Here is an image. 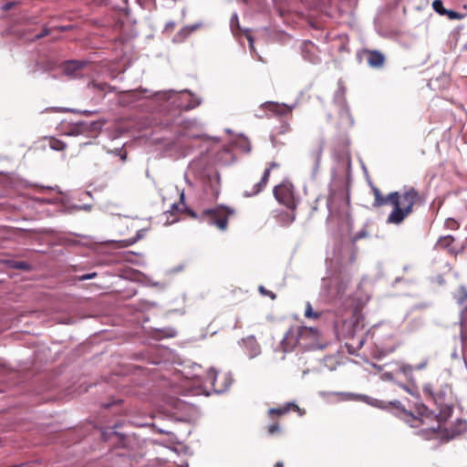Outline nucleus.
<instances>
[{
    "label": "nucleus",
    "instance_id": "f257e3e1",
    "mask_svg": "<svg viewBox=\"0 0 467 467\" xmlns=\"http://www.w3.org/2000/svg\"><path fill=\"white\" fill-rule=\"evenodd\" d=\"M374 195V207H381L386 204H391L393 209L387 218V223L399 225L413 213L415 205H422L425 202L424 198L414 187H404L401 192H391L387 196H383L377 187H372Z\"/></svg>",
    "mask_w": 467,
    "mask_h": 467
},
{
    "label": "nucleus",
    "instance_id": "f03ea898",
    "mask_svg": "<svg viewBox=\"0 0 467 467\" xmlns=\"http://www.w3.org/2000/svg\"><path fill=\"white\" fill-rule=\"evenodd\" d=\"M234 213V211L226 206H217L203 211V215L208 223L217 226L220 230L224 231L228 225V217Z\"/></svg>",
    "mask_w": 467,
    "mask_h": 467
},
{
    "label": "nucleus",
    "instance_id": "7ed1b4c3",
    "mask_svg": "<svg viewBox=\"0 0 467 467\" xmlns=\"http://www.w3.org/2000/svg\"><path fill=\"white\" fill-rule=\"evenodd\" d=\"M276 201L287 207L289 210H296V201L294 194V186L290 182L285 181L276 185L273 191Z\"/></svg>",
    "mask_w": 467,
    "mask_h": 467
},
{
    "label": "nucleus",
    "instance_id": "20e7f679",
    "mask_svg": "<svg viewBox=\"0 0 467 467\" xmlns=\"http://www.w3.org/2000/svg\"><path fill=\"white\" fill-rule=\"evenodd\" d=\"M346 395L350 397L352 400H359L365 401L366 403L372 405L374 407H377V408L394 409L400 413V416H404V417H412L413 416L412 413L408 411L399 400L389 401L387 404L383 400L373 399L367 395H356V394H352V393H348Z\"/></svg>",
    "mask_w": 467,
    "mask_h": 467
},
{
    "label": "nucleus",
    "instance_id": "39448f33",
    "mask_svg": "<svg viewBox=\"0 0 467 467\" xmlns=\"http://www.w3.org/2000/svg\"><path fill=\"white\" fill-rule=\"evenodd\" d=\"M323 285H329L328 296L331 300L341 299L348 289L350 278L348 276H335L333 279L323 278Z\"/></svg>",
    "mask_w": 467,
    "mask_h": 467
},
{
    "label": "nucleus",
    "instance_id": "423d86ee",
    "mask_svg": "<svg viewBox=\"0 0 467 467\" xmlns=\"http://www.w3.org/2000/svg\"><path fill=\"white\" fill-rule=\"evenodd\" d=\"M158 99L171 100V103L182 109L190 110L200 105L201 101L198 99L188 97L187 103H183L182 100L183 95H180L174 90L160 91L155 94Z\"/></svg>",
    "mask_w": 467,
    "mask_h": 467
},
{
    "label": "nucleus",
    "instance_id": "0eeeda50",
    "mask_svg": "<svg viewBox=\"0 0 467 467\" xmlns=\"http://www.w3.org/2000/svg\"><path fill=\"white\" fill-rule=\"evenodd\" d=\"M300 348L302 350H313L321 348L318 344L319 331L317 328L299 327Z\"/></svg>",
    "mask_w": 467,
    "mask_h": 467
},
{
    "label": "nucleus",
    "instance_id": "6e6552de",
    "mask_svg": "<svg viewBox=\"0 0 467 467\" xmlns=\"http://www.w3.org/2000/svg\"><path fill=\"white\" fill-rule=\"evenodd\" d=\"M280 346L283 351L285 353L291 352L295 350L296 348H300L299 327H290L285 334Z\"/></svg>",
    "mask_w": 467,
    "mask_h": 467
},
{
    "label": "nucleus",
    "instance_id": "1a4fd4ad",
    "mask_svg": "<svg viewBox=\"0 0 467 467\" xmlns=\"http://www.w3.org/2000/svg\"><path fill=\"white\" fill-rule=\"evenodd\" d=\"M296 103L293 105H287L285 103L266 101L262 104V108L275 116H286L292 113L293 109L296 108Z\"/></svg>",
    "mask_w": 467,
    "mask_h": 467
},
{
    "label": "nucleus",
    "instance_id": "9d476101",
    "mask_svg": "<svg viewBox=\"0 0 467 467\" xmlns=\"http://www.w3.org/2000/svg\"><path fill=\"white\" fill-rule=\"evenodd\" d=\"M87 64L88 62L85 60H69L65 62L61 68L65 75L70 78H78Z\"/></svg>",
    "mask_w": 467,
    "mask_h": 467
},
{
    "label": "nucleus",
    "instance_id": "9b49d317",
    "mask_svg": "<svg viewBox=\"0 0 467 467\" xmlns=\"http://www.w3.org/2000/svg\"><path fill=\"white\" fill-rule=\"evenodd\" d=\"M362 54L366 56L368 65L372 68L383 67L386 57L383 53L379 50L364 49Z\"/></svg>",
    "mask_w": 467,
    "mask_h": 467
},
{
    "label": "nucleus",
    "instance_id": "f8f14e48",
    "mask_svg": "<svg viewBox=\"0 0 467 467\" xmlns=\"http://www.w3.org/2000/svg\"><path fill=\"white\" fill-rule=\"evenodd\" d=\"M278 164L275 163V162H272L270 164V167L265 169L264 173H263V176L260 180V182H256L254 186H253V189L252 191H245L244 192V197H253V196H255L257 195L258 193H260L264 188L266 186L268 181H269V177H270V172H271V169L272 168H275V167H277Z\"/></svg>",
    "mask_w": 467,
    "mask_h": 467
},
{
    "label": "nucleus",
    "instance_id": "ddd939ff",
    "mask_svg": "<svg viewBox=\"0 0 467 467\" xmlns=\"http://www.w3.org/2000/svg\"><path fill=\"white\" fill-rule=\"evenodd\" d=\"M301 52L305 60L312 64H317L320 62V57L317 54V47L312 42H304L301 46Z\"/></svg>",
    "mask_w": 467,
    "mask_h": 467
},
{
    "label": "nucleus",
    "instance_id": "4468645a",
    "mask_svg": "<svg viewBox=\"0 0 467 467\" xmlns=\"http://www.w3.org/2000/svg\"><path fill=\"white\" fill-rule=\"evenodd\" d=\"M242 342L245 354L249 358H254L260 355L261 347L254 336H249L246 338L242 339Z\"/></svg>",
    "mask_w": 467,
    "mask_h": 467
},
{
    "label": "nucleus",
    "instance_id": "2eb2a0df",
    "mask_svg": "<svg viewBox=\"0 0 467 467\" xmlns=\"http://www.w3.org/2000/svg\"><path fill=\"white\" fill-rule=\"evenodd\" d=\"M454 237L452 235H446L440 237L436 243V247L446 249L451 254H457L462 252V248H456L453 246Z\"/></svg>",
    "mask_w": 467,
    "mask_h": 467
},
{
    "label": "nucleus",
    "instance_id": "dca6fc26",
    "mask_svg": "<svg viewBox=\"0 0 467 467\" xmlns=\"http://www.w3.org/2000/svg\"><path fill=\"white\" fill-rule=\"evenodd\" d=\"M290 410L298 411L300 415H304L305 413L295 402H287L279 408H271L268 410V414L282 416L288 413Z\"/></svg>",
    "mask_w": 467,
    "mask_h": 467
},
{
    "label": "nucleus",
    "instance_id": "f3484780",
    "mask_svg": "<svg viewBox=\"0 0 467 467\" xmlns=\"http://www.w3.org/2000/svg\"><path fill=\"white\" fill-rule=\"evenodd\" d=\"M206 381L209 382L213 387L214 390L217 392H223V391L226 390L232 383V379L228 376L225 375V381H226L225 386L224 387H217L216 386L217 374L213 368H211L208 371Z\"/></svg>",
    "mask_w": 467,
    "mask_h": 467
},
{
    "label": "nucleus",
    "instance_id": "a211bd4d",
    "mask_svg": "<svg viewBox=\"0 0 467 467\" xmlns=\"http://www.w3.org/2000/svg\"><path fill=\"white\" fill-rule=\"evenodd\" d=\"M182 126L183 129V135L191 138H199L200 134L188 132L187 130H199L201 128V123L196 119H186L182 122Z\"/></svg>",
    "mask_w": 467,
    "mask_h": 467
},
{
    "label": "nucleus",
    "instance_id": "6ab92c4d",
    "mask_svg": "<svg viewBox=\"0 0 467 467\" xmlns=\"http://www.w3.org/2000/svg\"><path fill=\"white\" fill-rule=\"evenodd\" d=\"M334 102L341 108H344L347 104L346 88L342 80H339L337 82V89L335 91L334 94Z\"/></svg>",
    "mask_w": 467,
    "mask_h": 467
},
{
    "label": "nucleus",
    "instance_id": "aec40b11",
    "mask_svg": "<svg viewBox=\"0 0 467 467\" xmlns=\"http://www.w3.org/2000/svg\"><path fill=\"white\" fill-rule=\"evenodd\" d=\"M376 348L379 351V358L385 357L389 355V353H392L396 350L397 346L395 344L391 345H384L381 341L379 336L376 337L375 341Z\"/></svg>",
    "mask_w": 467,
    "mask_h": 467
},
{
    "label": "nucleus",
    "instance_id": "412c9836",
    "mask_svg": "<svg viewBox=\"0 0 467 467\" xmlns=\"http://www.w3.org/2000/svg\"><path fill=\"white\" fill-rule=\"evenodd\" d=\"M324 144V140L320 139L316 148L310 152V158L314 162L315 169H317L319 166V162L323 153Z\"/></svg>",
    "mask_w": 467,
    "mask_h": 467
},
{
    "label": "nucleus",
    "instance_id": "4be33fe9",
    "mask_svg": "<svg viewBox=\"0 0 467 467\" xmlns=\"http://www.w3.org/2000/svg\"><path fill=\"white\" fill-rule=\"evenodd\" d=\"M295 220V210H290V212H282L277 216V222L282 226H289Z\"/></svg>",
    "mask_w": 467,
    "mask_h": 467
},
{
    "label": "nucleus",
    "instance_id": "5701e85b",
    "mask_svg": "<svg viewBox=\"0 0 467 467\" xmlns=\"http://www.w3.org/2000/svg\"><path fill=\"white\" fill-rule=\"evenodd\" d=\"M451 438L461 435L467 431V420H459L450 428Z\"/></svg>",
    "mask_w": 467,
    "mask_h": 467
},
{
    "label": "nucleus",
    "instance_id": "b1692460",
    "mask_svg": "<svg viewBox=\"0 0 467 467\" xmlns=\"http://www.w3.org/2000/svg\"><path fill=\"white\" fill-rule=\"evenodd\" d=\"M365 340L366 338L364 337H361L357 339V342L346 343L348 352L351 355H355L357 351L359 350L364 346Z\"/></svg>",
    "mask_w": 467,
    "mask_h": 467
},
{
    "label": "nucleus",
    "instance_id": "393cba45",
    "mask_svg": "<svg viewBox=\"0 0 467 467\" xmlns=\"http://www.w3.org/2000/svg\"><path fill=\"white\" fill-rule=\"evenodd\" d=\"M6 264L13 269L28 271L31 268L30 265L25 261L8 260L6 261Z\"/></svg>",
    "mask_w": 467,
    "mask_h": 467
},
{
    "label": "nucleus",
    "instance_id": "a878e982",
    "mask_svg": "<svg viewBox=\"0 0 467 467\" xmlns=\"http://www.w3.org/2000/svg\"><path fill=\"white\" fill-rule=\"evenodd\" d=\"M49 147L57 151H62L67 148V144L56 138H50L48 142Z\"/></svg>",
    "mask_w": 467,
    "mask_h": 467
},
{
    "label": "nucleus",
    "instance_id": "bb28decb",
    "mask_svg": "<svg viewBox=\"0 0 467 467\" xmlns=\"http://www.w3.org/2000/svg\"><path fill=\"white\" fill-rule=\"evenodd\" d=\"M305 317L311 319H317L320 317V313L314 311L311 304L307 302L305 309Z\"/></svg>",
    "mask_w": 467,
    "mask_h": 467
},
{
    "label": "nucleus",
    "instance_id": "cd10ccee",
    "mask_svg": "<svg viewBox=\"0 0 467 467\" xmlns=\"http://www.w3.org/2000/svg\"><path fill=\"white\" fill-rule=\"evenodd\" d=\"M197 28L196 26H193L192 27L186 26L183 27L180 32L177 33L176 37L180 40H183L186 38L192 32H193Z\"/></svg>",
    "mask_w": 467,
    "mask_h": 467
},
{
    "label": "nucleus",
    "instance_id": "c85d7f7f",
    "mask_svg": "<svg viewBox=\"0 0 467 467\" xmlns=\"http://www.w3.org/2000/svg\"><path fill=\"white\" fill-rule=\"evenodd\" d=\"M432 8L440 15H445L446 8L443 6V3L441 0H434L432 2Z\"/></svg>",
    "mask_w": 467,
    "mask_h": 467
},
{
    "label": "nucleus",
    "instance_id": "c756f323",
    "mask_svg": "<svg viewBox=\"0 0 467 467\" xmlns=\"http://www.w3.org/2000/svg\"><path fill=\"white\" fill-rule=\"evenodd\" d=\"M445 16H447L451 20H460L464 17V15L460 14L454 10H446Z\"/></svg>",
    "mask_w": 467,
    "mask_h": 467
},
{
    "label": "nucleus",
    "instance_id": "7c9ffc66",
    "mask_svg": "<svg viewBox=\"0 0 467 467\" xmlns=\"http://www.w3.org/2000/svg\"><path fill=\"white\" fill-rule=\"evenodd\" d=\"M413 368L411 365L403 364L400 367V371L404 374L405 377L410 378L412 375Z\"/></svg>",
    "mask_w": 467,
    "mask_h": 467
},
{
    "label": "nucleus",
    "instance_id": "2f4dec72",
    "mask_svg": "<svg viewBox=\"0 0 467 467\" xmlns=\"http://www.w3.org/2000/svg\"><path fill=\"white\" fill-rule=\"evenodd\" d=\"M444 226L450 230H455L459 227V223L452 218H447L444 223Z\"/></svg>",
    "mask_w": 467,
    "mask_h": 467
},
{
    "label": "nucleus",
    "instance_id": "473e14b6",
    "mask_svg": "<svg viewBox=\"0 0 467 467\" xmlns=\"http://www.w3.org/2000/svg\"><path fill=\"white\" fill-rule=\"evenodd\" d=\"M259 292L261 295L263 296H269L271 299H275L276 296L274 292L270 291V290H267L265 286L263 285H260L259 288H258Z\"/></svg>",
    "mask_w": 467,
    "mask_h": 467
},
{
    "label": "nucleus",
    "instance_id": "72a5a7b5",
    "mask_svg": "<svg viewBox=\"0 0 467 467\" xmlns=\"http://www.w3.org/2000/svg\"><path fill=\"white\" fill-rule=\"evenodd\" d=\"M267 431L270 435H274L280 431V426L277 422H275L273 424H270L268 426Z\"/></svg>",
    "mask_w": 467,
    "mask_h": 467
},
{
    "label": "nucleus",
    "instance_id": "f704fd0d",
    "mask_svg": "<svg viewBox=\"0 0 467 467\" xmlns=\"http://www.w3.org/2000/svg\"><path fill=\"white\" fill-rule=\"evenodd\" d=\"M97 276V273L96 272H93V273H88V274H85V275H79L78 277V279L79 281H85V280H89V279H92L94 277Z\"/></svg>",
    "mask_w": 467,
    "mask_h": 467
},
{
    "label": "nucleus",
    "instance_id": "c9c22d12",
    "mask_svg": "<svg viewBox=\"0 0 467 467\" xmlns=\"http://www.w3.org/2000/svg\"><path fill=\"white\" fill-rule=\"evenodd\" d=\"M93 86L98 88V89H100V90H107L108 88H109V86L107 84V83H94Z\"/></svg>",
    "mask_w": 467,
    "mask_h": 467
},
{
    "label": "nucleus",
    "instance_id": "e433bc0d",
    "mask_svg": "<svg viewBox=\"0 0 467 467\" xmlns=\"http://www.w3.org/2000/svg\"><path fill=\"white\" fill-rule=\"evenodd\" d=\"M418 410H419V414L423 416V415H428L429 409L425 405L422 404L419 407Z\"/></svg>",
    "mask_w": 467,
    "mask_h": 467
},
{
    "label": "nucleus",
    "instance_id": "4c0bfd02",
    "mask_svg": "<svg viewBox=\"0 0 467 467\" xmlns=\"http://www.w3.org/2000/svg\"><path fill=\"white\" fill-rule=\"evenodd\" d=\"M381 379L384 380H393V374L391 372H385L381 375Z\"/></svg>",
    "mask_w": 467,
    "mask_h": 467
},
{
    "label": "nucleus",
    "instance_id": "58836bf2",
    "mask_svg": "<svg viewBox=\"0 0 467 467\" xmlns=\"http://www.w3.org/2000/svg\"><path fill=\"white\" fill-rule=\"evenodd\" d=\"M279 133H285L290 130V125L287 122L282 124Z\"/></svg>",
    "mask_w": 467,
    "mask_h": 467
},
{
    "label": "nucleus",
    "instance_id": "ea45409f",
    "mask_svg": "<svg viewBox=\"0 0 467 467\" xmlns=\"http://www.w3.org/2000/svg\"><path fill=\"white\" fill-rule=\"evenodd\" d=\"M366 235H367V233L365 231H359L355 234L354 239L358 240V239L365 237Z\"/></svg>",
    "mask_w": 467,
    "mask_h": 467
},
{
    "label": "nucleus",
    "instance_id": "a19ab883",
    "mask_svg": "<svg viewBox=\"0 0 467 467\" xmlns=\"http://www.w3.org/2000/svg\"><path fill=\"white\" fill-rule=\"evenodd\" d=\"M427 363H428V361H427V360L422 361L421 363H420L419 365H417V366L415 367V369H417V370H420V369L425 368H426V366H427Z\"/></svg>",
    "mask_w": 467,
    "mask_h": 467
},
{
    "label": "nucleus",
    "instance_id": "79ce46f5",
    "mask_svg": "<svg viewBox=\"0 0 467 467\" xmlns=\"http://www.w3.org/2000/svg\"><path fill=\"white\" fill-rule=\"evenodd\" d=\"M234 23L238 24V16L237 14H234L231 18V26H233Z\"/></svg>",
    "mask_w": 467,
    "mask_h": 467
},
{
    "label": "nucleus",
    "instance_id": "37998d69",
    "mask_svg": "<svg viewBox=\"0 0 467 467\" xmlns=\"http://www.w3.org/2000/svg\"><path fill=\"white\" fill-rule=\"evenodd\" d=\"M49 34V30L47 28H45L43 32L37 36V37H43Z\"/></svg>",
    "mask_w": 467,
    "mask_h": 467
},
{
    "label": "nucleus",
    "instance_id": "c03bdc74",
    "mask_svg": "<svg viewBox=\"0 0 467 467\" xmlns=\"http://www.w3.org/2000/svg\"><path fill=\"white\" fill-rule=\"evenodd\" d=\"M462 298L460 300V302H462L467 297V292L463 287H462Z\"/></svg>",
    "mask_w": 467,
    "mask_h": 467
},
{
    "label": "nucleus",
    "instance_id": "a18cd8bd",
    "mask_svg": "<svg viewBox=\"0 0 467 467\" xmlns=\"http://www.w3.org/2000/svg\"><path fill=\"white\" fill-rule=\"evenodd\" d=\"M246 38H247V40H248L249 44L254 43V38H253V36H252L247 35V36H246Z\"/></svg>",
    "mask_w": 467,
    "mask_h": 467
},
{
    "label": "nucleus",
    "instance_id": "49530a36",
    "mask_svg": "<svg viewBox=\"0 0 467 467\" xmlns=\"http://www.w3.org/2000/svg\"><path fill=\"white\" fill-rule=\"evenodd\" d=\"M274 467H284V463L282 462H277Z\"/></svg>",
    "mask_w": 467,
    "mask_h": 467
},
{
    "label": "nucleus",
    "instance_id": "de8ad7c7",
    "mask_svg": "<svg viewBox=\"0 0 467 467\" xmlns=\"http://www.w3.org/2000/svg\"><path fill=\"white\" fill-rule=\"evenodd\" d=\"M250 50L253 51L254 49V43L249 44Z\"/></svg>",
    "mask_w": 467,
    "mask_h": 467
},
{
    "label": "nucleus",
    "instance_id": "09e8293b",
    "mask_svg": "<svg viewBox=\"0 0 467 467\" xmlns=\"http://www.w3.org/2000/svg\"><path fill=\"white\" fill-rule=\"evenodd\" d=\"M405 390H407L408 392H410V390L409 389V388H407L406 386H403V385H400Z\"/></svg>",
    "mask_w": 467,
    "mask_h": 467
},
{
    "label": "nucleus",
    "instance_id": "8fccbe9b",
    "mask_svg": "<svg viewBox=\"0 0 467 467\" xmlns=\"http://www.w3.org/2000/svg\"><path fill=\"white\" fill-rule=\"evenodd\" d=\"M123 2H124V3H126V2H127V0H123Z\"/></svg>",
    "mask_w": 467,
    "mask_h": 467
}]
</instances>
